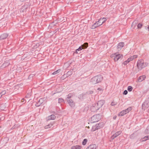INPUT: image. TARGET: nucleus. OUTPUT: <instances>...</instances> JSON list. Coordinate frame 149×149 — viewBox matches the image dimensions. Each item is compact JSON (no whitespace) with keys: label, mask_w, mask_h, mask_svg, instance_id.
I'll use <instances>...</instances> for the list:
<instances>
[{"label":"nucleus","mask_w":149,"mask_h":149,"mask_svg":"<svg viewBox=\"0 0 149 149\" xmlns=\"http://www.w3.org/2000/svg\"><path fill=\"white\" fill-rule=\"evenodd\" d=\"M103 77L101 75L95 76L91 80V82L93 84H95L100 82L102 80Z\"/></svg>","instance_id":"f257e3e1"},{"label":"nucleus","mask_w":149,"mask_h":149,"mask_svg":"<svg viewBox=\"0 0 149 149\" xmlns=\"http://www.w3.org/2000/svg\"><path fill=\"white\" fill-rule=\"evenodd\" d=\"M148 65L147 63H144L143 60H140L138 61L137 66L138 69L141 70L142 68Z\"/></svg>","instance_id":"f03ea898"},{"label":"nucleus","mask_w":149,"mask_h":149,"mask_svg":"<svg viewBox=\"0 0 149 149\" xmlns=\"http://www.w3.org/2000/svg\"><path fill=\"white\" fill-rule=\"evenodd\" d=\"M100 119V117L99 114L95 115L91 118V123H94L99 121Z\"/></svg>","instance_id":"7ed1b4c3"},{"label":"nucleus","mask_w":149,"mask_h":149,"mask_svg":"<svg viewBox=\"0 0 149 149\" xmlns=\"http://www.w3.org/2000/svg\"><path fill=\"white\" fill-rule=\"evenodd\" d=\"M132 109L131 107H130L127 109L121 111L118 114V116H122L126 114L130 111Z\"/></svg>","instance_id":"20e7f679"},{"label":"nucleus","mask_w":149,"mask_h":149,"mask_svg":"<svg viewBox=\"0 0 149 149\" xmlns=\"http://www.w3.org/2000/svg\"><path fill=\"white\" fill-rule=\"evenodd\" d=\"M148 98L146 99L142 105V109L143 110L148 108L149 106Z\"/></svg>","instance_id":"39448f33"},{"label":"nucleus","mask_w":149,"mask_h":149,"mask_svg":"<svg viewBox=\"0 0 149 149\" xmlns=\"http://www.w3.org/2000/svg\"><path fill=\"white\" fill-rule=\"evenodd\" d=\"M99 109L96 103L93 104L91 107V110L92 112H95L99 110Z\"/></svg>","instance_id":"423d86ee"},{"label":"nucleus","mask_w":149,"mask_h":149,"mask_svg":"<svg viewBox=\"0 0 149 149\" xmlns=\"http://www.w3.org/2000/svg\"><path fill=\"white\" fill-rule=\"evenodd\" d=\"M114 55V59L116 61H118L119 59L122 58L123 56V55L122 54H117L116 53H115Z\"/></svg>","instance_id":"0eeeda50"},{"label":"nucleus","mask_w":149,"mask_h":149,"mask_svg":"<svg viewBox=\"0 0 149 149\" xmlns=\"http://www.w3.org/2000/svg\"><path fill=\"white\" fill-rule=\"evenodd\" d=\"M105 101L104 100H101L98 101L96 103V104H97V105L98 107H99V108L100 109V108L103 105Z\"/></svg>","instance_id":"6e6552de"},{"label":"nucleus","mask_w":149,"mask_h":149,"mask_svg":"<svg viewBox=\"0 0 149 149\" xmlns=\"http://www.w3.org/2000/svg\"><path fill=\"white\" fill-rule=\"evenodd\" d=\"M67 102L71 107H74L75 106L74 102L72 100H67Z\"/></svg>","instance_id":"1a4fd4ad"},{"label":"nucleus","mask_w":149,"mask_h":149,"mask_svg":"<svg viewBox=\"0 0 149 149\" xmlns=\"http://www.w3.org/2000/svg\"><path fill=\"white\" fill-rule=\"evenodd\" d=\"M122 132L120 131H119L116 132L115 134H114L111 137V138L113 139L114 138H116L119 135H120Z\"/></svg>","instance_id":"9d476101"},{"label":"nucleus","mask_w":149,"mask_h":149,"mask_svg":"<svg viewBox=\"0 0 149 149\" xmlns=\"http://www.w3.org/2000/svg\"><path fill=\"white\" fill-rule=\"evenodd\" d=\"M43 99L40 98L38 101V102H37L35 104V106L36 107H39L40 106L43 102Z\"/></svg>","instance_id":"9b49d317"},{"label":"nucleus","mask_w":149,"mask_h":149,"mask_svg":"<svg viewBox=\"0 0 149 149\" xmlns=\"http://www.w3.org/2000/svg\"><path fill=\"white\" fill-rule=\"evenodd\" d=\"M125 44L123 42H120L118 43L117 45V48L118 49L120 50L124 46Z\"/></svg>","instance_id":"f8f14e48"},{"label":"nucleus","mask_w":149,"mask_h":149,"mask_svg":"<svg viewBox=\"0 0 149 149\" xmlns=\"http://www.w3.org/2000/svg\"><path fill=\"white\" fill-rule=\"evenodd\" d=\"M97 129H100L102 127L104 126V123L103 122L99 123V124L96 125Z\"/></svg>","instance_id":"ddd939ff"},{"label":"nucleus","mask_w":149,"mask_h":149,"mask_svg":"<svg viewBox=\"0 0 149 149\" xmlns=\"http://www.w3.org/2000/svg\"><path fill=\"white\" fill-rule=\"evenodd\" d=\"M8 36V34L7 33H5L2 34L0 36V40H4L6 39Z\"/></svg>","instance_id":"4468645a"},{"label":"nucleus","mask_w":149,"mask_h":149,"mask_svg":"<svg viewBox=\"0 0 149 149\" xmlns=\"http://www.w3.org/2000/svg\"><path fill=\"white\" fill-rule=\"evenodd\" d=\"M97 146L95 144H92L89 145L86 149H96Z\"/></svg>","instance_id":"2eb2a0df"},{"label":"nucleus","mask_w":149,"mask_h":149,"mask_svg":"<svg viewBox=\"0 0 149 149\" xmlns=\"http://www.w3.org/2000/svg\"><path fill=\"white\" fill-rule=\"evenodd\" d=\"M146 77V76L145 75H143L140 76L138 79V81L139 82H141L143 80H144Z\"/></svg>","instance_id":"dca6fc26"},{"label":"nucleus","mask_w":149,"mask_h":149,"mask_svg":"<svg viewBox=\"0 0 149 149\" xmlns=\"http://www.w3.org/2000/svg\"><path fill=\"white\" fill-rule=\"evenodd\" d=\"M56 117V116L52 114L48 117L47 120H54Z\"/></svg>","instance_id":"f3484780"},{"label":"nucleus","mask_w":149,"mask_h":149,"mask_svg":"<svg viewBox=\"0 0 149 149\" xmlns=\"http://www.w3.org/2000/svg\"><path fill=\"white\" fill-rule=\"evenodd\" d=\"M88 44L87 42L84 43L81 46V47H82V48H83V49H86L88 47Z\"/></svg>","instance_id":"a211bd4d"},{"label":"nucleus","mask_w":149,"mask_h":149,"mask_svg":"<svg viewBox=\"0 0 149 149\" xmlns=\"http://www.w3.org/2000/svg\"><path fill=\"white\" fill-rule=\"evenodd\" d=\"M81 147L80 146L76 145L73 146L72 147L71 149H81Z\"/></svg>","instance_id":"6ab92c4d"},{"label":"nucleus","mask_w":149,"mask_h":149,"mask_svg":"<svg viewBox=\"0 0 149 149\" xmlns=\"http://www.w3.org/2000/svg\"><path fill=\"white\" fill-rule=\"evenodd\" d=\"M73 73L72 71H68L64 75L66 77H68L70 76Z\"/></svg>","instance_id":"aec40b11"},{"label":"nucleus","mask_w":149,"mask_h":149,"mask_svg":"<svg viewBox=\"0 0 149 149\" xmlns=\"http://www.w3.org/2000/svg\"><path fill=\"white\" fill-rule=\"evenodd\" d=\"M53 125V123H50L47 125L45 126V128L46 129H47V128H50L52 127V126Z\"/></svg>","instance_id":"412c9836"},{"label":"nucleus","mask_w":149,"mask_h":149,"mask_svg":"<svg viewBox=\"0 0 149 149\" xmlns=\"http://www.w3.org/2000/svg\"><path fill=\"white\" fill-rule=\"evenodd\" d=\"M149 139V136H146L143 138V140L141 141H146L147 139Z\"/></svg>","instance_id":"4be33fe9"},{"label":"nucleus","mask_w":149,"mask_h":149,"mask_svg":"<svg viewBox=\"0 0 149 149\" xmlns=\"http://www.w3.org/2000/svg\"><path fill=\"white\" fill-rule=\"evenodd\" d=\"M98 129H97L96 127V125L95 126H93L92 127V128L91 129V131L93 132H94L96 130H97Z\"/></svg>","instance_id":"5701e85b"},{"label":"nucleus","mask_w":149,"mask_h":149,"mask_svg":"<svg viewBox=\"0 0 149 149\" xmlns=\"http://www.w3.org/2000/svg\"><path fill=\"white\" fill-rule=\"evenodd\" d=\"M61 71L60 69H58L56 71L54 72L52 74L54 75L58 73H59Z\"/></svg>","instance_id":"b1692460"},{"label":"nucleus","mask_w":149,"mask_h":149,"mask_svg":"<svg viewBox=\"0 0 149 149\" xmlns=\"http://www.w3.org/2000/svg\"><path fill=\"white\" fill-rule=\"evenodd\" d=\"M132 89H133V88L132 86H129L127 87V90L129 92H130L132 91Z\"/></svg>","instance_id":"393cba45"},{"label":"nucleus","mask_w":149,"mask_h":149,"mask_svg":"<svg viewBox=\"0 0 149 149\" xmlns=\"http://www.w3.org/2000/svg\"><path fill=\"white\" fill-rule=\"evenodd\" d=\"M143 26V24L142 23H139L137 24V27L138 29L141 28Z\"/></svg>","instance_id":"a878e982"},{"label":"nucleus","mask_w":149,"mask_h":149,"mask_svg":"<svg viewBox=\"0 0 149 149\" xmlns=\"http://www.w3.org/2000/svg\"><path fill=\"white\" fill-rule=\"evenodd\" d=\"M102 19L101 18L99 19L97 21H96V22H97V23H98L99 24H102V25L103 24H102Z\"/></svg>","instance_id":"bb28decb"},{"label":"nucleus","mask_w":149,"mask_h":149,"mask_svg":"<svg viewBox=\"0 0 149 149\" xmlns=\"http://www.w3.org/2000/svg\"><path fill=\"white\" fill-rule=\"evenodd\" d=\"M96 24L95 23L93 24L91 26V28L92 29H95L97 28L96 26H95Z\"/></svg>","instance_id":"cd10ccee"},{"label":"nucleus","mask_w":149,"mask_h":149,"mask_svg":"<svg viewBox=\"0 0 149 149\" xmlns=\"http://www.w3.org/2000/svg\"><path fill=\"white\" fill-rule=\"evenodd\" d=\"M87 141V140L86 139H84L83 140L82 144L83 145H85L86 143V142Z\"/></svg>","instance_id":"c85d7f7f"},{"label":"nucleus","mask_w":149,"mask_h":149,"mask_svg":"<svg viewBox=\"0 0 149 149\" xmlns=\"http://www.w3.org/2000/svg\"><path fill=\"white\" fill-rule=\"evenodd\" d=\"M64 102V100L63 99L61 98H60L58 99V102L61 103V102Z\"/></svg>","instance_id":"c756f323"},{"label":"nucleus","mask_w":149,"mask_h":149,"mask_svg":"<svg viewBox=\"0 0 149 149\" xmlns=\"http://www.w3.org/2000/svg\"><path fill=\"white\" fill-rule=\"evenodd\" d=\"M101 18L102 21V24H103L107 20L106 17H103Z\"/></svg>","instance_id":"7c9ffc66"},{"label":"nucleus","mask_w":149,"mask_h":149,"mask_svg":"<svg viewBox=\"0 0 149 149\" xmlns=\"http://www.w3.org/2000/svg\"><path fill=\"white\" fill-rule=\"evenodd\" d=\"M71 94H69L67 96V97L66 98L67 100H71L70 99V98L71 97Z\"/></svg>","instance_id":"2f4dec72"},{"label":"nucleus","mask_w":149,"mask_h":149,"mask_svg":"<svg viewBox=\"0 0 149 149\" xmlns=\"http://www.w3.org/2000/svg\"><path fill=\"white\" fill-rule=\"evenodd\" d=\"M133 58H132V57L131 56L130 57L128 58L127 60L128 61V62H129L130 61L133 60Z\"/></svg>","instance_id":"473e14b6"},{"label":"nucleus","mask_w":149,"mask_h":149,"mask_svg":"<svg viewBox=\"0 0 149 149\" xmlns=\"http://www.w3.org/2000/svg\"><path fill=\"white\" fill-rule=\"evenodd\" d=\"M145 133L146 134H148L149 133V130L148 129L147 127L145 131Z\"/></svg>","instance_id":"72a5a7b5"},{"label":"nucleus","mask_w":149,"mask_h":149,"mask_svg":"<svg viewBox=\"0 0 149 149\" xmlns=\"http://www.w3.org/2000/svg\"><path fill=\"white\" fill-rule=\"evenodd\" d=\"M130 138L131 139H133L134 137V133H133L130 136Z\"/></svg>","instance_id":"f704fd0d"},{"label":"nucleus","mask_w":149,"mask_h":149,"mask_svg":"<svg viewBox=\"0 0 149 149\" xmlns=\"http://www.w3.org/2000/svg\"><path fill=\"white\" fill-rule=\"evenodd\" d=\"M83 95V94H81L78 96V97L79 99H81L82 98Z\"/></svg>","instance_id":"c9c22d12"},{"label":"nucleus","mask_w":149,"mask_h":149,"mask_svg":"<svg viewBox=\"0 0 149 149\" xmlns=\"http://www.w3.org/2000/svg\"><path fill=\"white\" fill-rule=\"evenodd\" d=\"M83 49V48H82L80 46L76 50L77 51H81Z\"/></svg>","instance_id":"e433bc0d"},{"label":"nucleus","mask_w":149,"mask_h":149,"mask_svg":"<svg viewBox=\"0 0 149 149\" xmlns=\"http://www.w3.org/2000/svg\"><path fill=\"white\" fill-rule=\"evenodd\" d=\"M129 63V62H128V61L127 60H126V61L123 62V64L124 65H126Z\"/></svg>","instance_id":"4c0bfd02"},{"label":"nucleus","mask_w":149,"mask_h":149,"mask_svg":"<svg viewBox=\"0 0 149 149\" xmlns=\"http://www.w3.org/2000/svg\"><path fill=\"white\" fill-rule=\"evenodd\" d=\"M95 23L96 24L95 25V26H96L97 27L102 25V24H99L98 23H97V22H96Z\"/></svg>","instance_id":"58836bf2"},{"label":"nucleus","mask_w":149,"mask_h":149,"mask_svg":"<svg viewBox=\"0 0 149 149\" xmlns=\"http://www.w3.org/2000/svg\"><path fill=\"white\" fill-rule=\"evenodd\" d=\"M31 95V94H27L26 95L25 97L26 98H29Z\"/></svg>","instance_id":"ea45409f"},{"label":"nucleus","mask_w":149,"mask_h":149,"mask_svg":"<svg viewBox=\"0 0 149 149\" xmlns=\"http://www.w3.org/2000/svg\"><path fill=\"white\" fill-rule=\"evenodd\" d=\"M117 104V103L116 102H112L111 103V106H114V105H116Z\"/></svg>","instance_id":"a19ab883"},{"label":"nucleus","mask_w":149,"mask_h":149,"mask_svg":"<svg viewBox=\"0 0 149 149\" xmlns=\"http://www.w3.org/2000/svg\"><path fill=\"white\" fill-rule=\"evenodd\" d=\"M34 76L33 74H31L29 76V79H30L33 77Z\"/></svg>","instance_id":"79ce46f5"},{"label":"nucleus","mask_w":149,"mask_h":149,"mask_svg":"<svg viewBox=\"0 0 149 149\" xmlns=\"http://www.w3.org/2000/svg\"><path fill=\"white\" fill-rule=\"evenodd\" d=\"M97 90L100 91V93L103 91V90L102 88H97Z\"/></svg>","instance_id":"37998d69"},{"label":"nucleus","mask_w":149,"mask_h":149,"mask_svg":"<svg viewBox=\"0 0 149 149\" xmlns=\"http://www.w3.org/2000/svg\"><path fill=\"white\" fill-rule=\"evenodd\" d=\"M136 24H137L136 22L135 21H134L132 23V25H134V26H135L136 25Z\"/></svg>","instance_id":"c03bdc74"},{"label":"nucleus","mask_w":149,"mask_h":149,"mask_svg":"<svg viewBox=\"0 0 149 149\" xmlns=\"http://www.w3.org/2000/svg\"><path fill=\"white\" fill-rule=\"evenodd\" d=\"M137 56L136 55H134L133 56H131L133 58V59L137 57Z\"/></svg>","instance_id":"a18cd8bd"},{"label":"nucleus","mask_w":149,"mask_h":149,"mask_svg":"<svg viewBox=\"0 0 149 149\" xmlns=\"http://www.w3.org/2000/svg\"><path fill=\"white\" fill-rule=\"evenodd\" d=\"M123 93H128L127 91L126 90H125L123 92Z\"/></svg>","instance_id":"49530a36"},{"label":"nucleus","mask_w":149,"mask_h":149,"mask_svg":"<svg viewBox=\"0 0 149 149\" xmlns=\"http://www.w3.org/2000/svg\"><path fill=\"white\" fill-rule=\"evenodd\" d=\"M15 127H16V126H15V125L13 127H12L11 128V130H13V129H15Z\"/></svg>","instance_id":"de8ad7c7"},{"label":"nucleus","mask_w":149,"mask_h":149,"mask_svg":"<svg viewBox=\"0 0 149 149\" xmlns=\"http://www.w3.org/2000/svg\"><path fill=\"white\" fill-rule=\"evenodd\" d=\"M5 63H4V64H3V65H1V68H3V67H3V66H4V65H5Z\"/></svg>","instance_id":"09e8293b"},{"label":"nucleus","mask_w":149,"mask_h":149,"mask_svg":"<svg viewBox=\"0 0 149 149\" xmlns=\"http://www.w3.org/2000/svg\"><path fill=\"white\" fill-rule=\"evenodd\" d=\"M74 53H75L76 54H78V51H77V50H76V51L74 52Z\"/></svg>","instance_id":"8fccbe9b"},{"label":"nucleus","mask_w":149,"mask_h":149,"mask_svg":"<svg viewBox=\"0 0 149 149\" xmlns=\"http://www.w3.org/2000/svg\"><path fill=\"white\" fill-rule=\"evenodd\" d=\"M2 92L3 93H6V92L5 91H4Z\"/></svg>","instance_id":"3c124183"},{"label":"nucleus","mask_w":149,"mask_h":149,"mask_svg":"<svg viewBox=\"0 0 149 149\" xmlns=\"http://www.w3.org/2000/svg\"><path fill=\"white\" fill-rule=\"evenodd\" d=\"M116 118V116H115L113 117V119H115Z\"/></svg>","instance_id":"603ef678"},{"label":"nucleus","mask_w":149,"mask_h":149,"mask_svg":"<svg viewBox=\"0 0 149 149\" xmlns=\"http://www.w3.org/2000/svg\"><path fill=\"white\" fill-rule=\"evenodd\" d=\"M21 101L22 102H24V99H22V100H21Z\"/></svg>","instance_id":"864d4df0"},{"label":"nucleus","mask_w":149,"mask_h":149,"mask_svg":"<svg viewBox=\"0 0 149 149\" xmlns=\"http://www.w3.org/2000/svg\"><path fill=\"white\" fill-rule=\"evenodd\" d=\"M148 28V31H149V25H148V28Z\"/></svg>","instance_id":"5fc2aeb1"},{"label":"nucleus","mask_w":149,"mask_h":149,"mask_svg":"<svg viewBox=\"0 0 149 149\" xmlns=\"http://www.w3.org/2000/svg\"><path fill=\"white\" fill-rule=\"evenodd\" d=\"M148 128V129L149 130V125L147 127Z\"/></svg>","instance_id":"6e6d98bb"},{"label":"nucleus","mask_w":149,"mask_h":149,"mask_svg":"<svg viewBox=\"0 0 149 149\" xmlns=\"http://www.w3.org/2000/svg\"><path fill=\"white\" fill-rule=\"evenodd\" d=\"M2 119V118H0V120Z\"/></svg>","instance_id":"4d7b16f0"},{"label":"nucleus","mask_w":149,"mask_h":149,"mask_svg":"<svg viewBox=\"0 0 149 149\" xmlns=\"http://www.w3.org/2000/svg\"><path fill=\"white\" fill-rule=\"evenodd\" d=\"M125 94V95H126V94Z\"/></svg>","instance_id":"13d9d810"},{"label":"nucleus","mask_w":149,"mask_h":149,"mask_svg":"<svg viewBox=\"0 0 149 149\" xmlns=\"http://www.w3.org/2000/svg\"><path fill=\"white\" fill-rule=\"evenodd\" d=\"M148 112H149V109H148Z\"/></svg>","instance_id":"bf43d9fd"},{"label":"nucleus","mask_w":149,"mask_h":149,"mask_svg":"<svg viewBox=\"0 0 149 149\" xmlns=\"http://www.w3.org/2000/svg\"><path fill=\"white\" fill-rule=\"evenodd\" d=\"M0 93H2V92H1Z\"/></svg>","instance_id":"052dcab7"},{"label":"nucleus","mask_w":149,"mask_h":149,"mask_svg":"<svg viewBox=\"0 0 149 149\" xmlns=\"http://www.w3.org/2000/svg\"><path fill=\"white\" fill-rule=\"evenodd\" d=\"M133 92H134V90H133Z\"/></svg>","instance_id":"680f3d73"}]
</instances>
